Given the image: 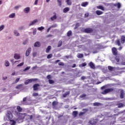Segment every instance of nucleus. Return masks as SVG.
<instances>
[{
    "instance_id": "f257e3e1",
    "label": "nucleus",
    "mask_w": 125,
    "mask_h": 125,
    "mask_svg": "<svg viewBox=\"0 0 125 125\" xmlns=\"http://www.w3.org/2000/svg\"><path fill=\"white\" fill-rule=\"evenodd\" d=\"M6 118L10 122H12L11 125H16V122L14 120H12V119L13 118V116L12 115V113L10 111H7V114H6Z\"/></svg>"
},
{
    "instance_id": "f03ea898",
    "label": "nucleus",
    "mask_w": 125,
    "mask_h": 125,
    "mask_svg": "<svg viewBox=\"0 0 125 125\" xmlns=\"http://www.w3.org/2000/svg\"><path fill=\"white\" fill-rule=\"evenodd\" d=\"M113 91H114V88H106L104 90L102 91L101 93L102 94L105 95V94H107L110 92H113Z\"/></svg>"
},
{
    "instance_id": "7ed1b4c3",
    "label": "nucleus",
    "mask_w": 125,
    "mask_h": 125,
    "mask_svg": "<svg viewBox=\"0 0 125 125\" xmlns=\"http://www.w3.org/2000/svg\"><path fill=\"white\" fill-rule=\"evenodd\" d=\"M27 113H20V115H19V118L20 120H24L25 117H27Z\"/></svg>"
},
{
    "instance_id": "20e7f679",
    "label": "nucleus",
    "mask_w": 125,
    "mask_h": 125,
    "mask_svg": "<svg viewBox=\"0 0 125 125\" xmlns=\"http://www.w3.org/2000/svg\"><path fill=\"white\" fill-rule=\"evenodd\" d=\"M93 32V29L92 28H85L84 29L83 32L86 33L87 34H90V33H92Z\"/></svg>"
},
{
    "instance_id": "39448f33",
    "label": "nucleus",
    "mask_w": 125,
    "mask_h": 125,
    "mask_svg": "<svg viewBox=\"0 0 125 125\" xmlns=\"http://www.w3.org/2000/svg\"><path fill=\"white\" fill-rule=\"evenodd\" d=\"M112 51L113 54H114L115 56L118 55V51L117 50V48L114 47L112 48Z\"/></svg>"
},
{
    "instance_id": "423d86ee",
    "label": "nucleus",
    "mask_w": 125,
    "mask_h": 125,
    "mask_svg": "<svg viewBox=\"0 0 125 125\" xmlns=\"http://www.w3.org/2000/svg\"><path fill=\"white\" fill-rule=\"evenodd\" d=\"M89 66L91 69H93L94 70L95 69V64L92 62H90L89 63Z\"/></svg>"
},
{
    "instance_id": "0eeeda50",
    "label": "nucleus",
    "mask_w": 125,
    "mask_h": 125,
    "mask_svg": "<svg viewBox=\"0 0 125 125\" xmlns=\"http://www.w3.org/2000/svg\"><path fill=\"white\" fill-rule=\"evenodd\" d=\"M39 86H40V84L39 83H36L34 84L33 86L34 90H38L39 89Z\"/></svg>"
},
{
    "instance_id": "6e6552de",
    "label": "nucleus",
    "mask_w": 125,
    "mask_h": 125,
    "mask_svg": "<svg viewBox=\"0 0 125 125\" xmlns=\"http://www.w3.org/2000/svg\"><path fill=\"white\" fill-rule=\"evenodd\" d=\"M31 48H28V49L26 50L25 53L26 56H28V55H30V53H31Z\"/></svg>"
},
{
    "instance_id": "1a4fd4ad",
    "label": "nucleus",
    "mask_w": 125,
    "mask_h": 125,
    "mask_svg": "<svg viewBox=\"0 0 125 125\" xmlns=\"http://www.w3.org/2000/svg\"><path fill=\"white\" fill-rule=\"evenodd\" d=\"M30 7H27L24 9L23 11L24 13H29V12H30Z\"/></svg>"
},
{
    "instance_id": "9d476101",
    "label": "nucleus",
    "mask_w": 125,
    "mask_h": 125,
    "mask_svg": "<svg viewBox=\"0 0 125 125\" xmlns=\"http://www.w3.org/2000/svg\"><path fill=\"white\" fill-rule=\"evenodd\" d=\"M14 58L16 59V60H18L20 58V55L18 54H15L14 56Z\"/></svg>"
},
{
    "instance_id": "9b49d317",
    "label": "nucleus",
    "mask_w": 125,
    "mask_h": 125,
    "mask_svg": "<svg viewBox=\"0 0 125 125\" xmlns=\"http://www.w3.org/2000/svg\"><path fill=\"white\" fill-rule=\"evenodd\" d=\"M37 22L38 20H35L30 22L29 26H32L33 25H35V24H36V23H37Z\"/></svg>"
},
{
    "instance_id": "f8f14e48",
    "label": "nucleus",
    "mask_w": 125,
    "mask_h": 125,
    "mask_svg": "<svg viewBox=\"0 0 125 125\" xmlns=\"http://www.w3.org/2000/svg\"><path fill=\"white\" fill-rule=\"evenodd\" d=\"M81 5L83 6V7H86V6L88 5V2H83L82 3Z\"/></svg>"
},
{
    "instance_id": "ddd939ff",
    "label": "nucleus",
    "mask_w": 125,
    "mask_h": 125,
    "mask_svg": "<svg viewBox=\"0 0 125 125\" xmlns=\"http://www.w3.org/2000/svg\"><path fill=\"white\" fill-rule=\"evenodd\" d=\"M121 43L124 44L125 42V36H121Z\"/></svg>"
},
{
    "instance_id": "4468645a",
    "label": "nucleus",
    "mask_w": 125,
    "mask_h": 125,
    "mask_svg": "<svg viewBox=\"0 0 125 125\" xmlns=\"http://www.w3.org/2000/svg\"><path fill=\"white\" fill-rule=\"evenodd\" d=\"M35 47H40L41 46V43L39 42H36L34 44Z\"/></svg>"
},
{
    "instance_id": "2eb2a0df",
    "label": "nucleus",
    "mask_w": 125,
    "mask_h": 125,
    "mask_svg": "<svg viewBox=\"0 0 125 125\" xmlns=\"http://www.w3.org/2000/svg\"><path fill=\"white\" fill-rule=\"evenodd\" d=\"M70 11V8L65 7L63 9V13H67V12H68V11Z\"/></svg>"
},
{
    "instance_id": "dca6fc26",
    "label": "nucleus",
    "mask_w": 125,
    "mask_h": 125,
    "mask_svg": "<svg viewBox=\"0 0 125 125\" xmlns=\"http://www.w3.org/2000/svg\"><path fill=\"white\" fill-rule=\"evenodd\" d=\"M17 110L18 112L20 113V112H22V111H23V108H22V107H21L20 106H18L17 107Z\"/></svg>"
},
{
    "instance_id": "f3484780",
    "label": "nucleus",
    "mask_w": 125,
    "mask_h": 125,
    "mask_svg": "<svg viewBox=\"0 0 125 125\" xmlns=\"http://www.w3.org/2000/svg\"><path fill=\"white\" fill-rule=\"evenodd\" d=\"M96 14H97V15H102V14H103V12L100 11V10H97L96 11Z\"/></svg>"
},
{
    "instance_id": "a211bd4d",
    "label": "nucleus",
    "mask_w": 125,
    "mask_h": 125,
    "mask_svg": "<svg viewBox=\"0 0 125 125\" xmlns=\"http://www.w3.org/2000/svg\"><path fill=\"white\" fill-rule=\"evenodd\" d=\"M97 8L98 9H101V10H103V11H104V10H105V9H104V7H103V6L102 5L97 6Z\"/></svg>"
},
{
    "instance_id": "6ab92c4d",
    "label": "nucleus",
    "mask_w": 125,
    "mask_h": 125,
    "mask_svg": "<svg viewBox=\"0 0 125 125\" xmlns=\"http://www.w3.org/2000/svg\"><path fill=\"white\" fill-rule=\"evenodd\" d=\"M52 21H54V20H56L57 19V16H56V14H55L53 17H51L50 18Z\"/></svg>"
},
{
    "instance_id": "aec40b11",
    "label": "nucleus",
    "mask_w": 125,
    "mask_h": 125,
    "mask_svg": "<svg viewBox=\"0 0 125 125\" xmlns=\"http://www.w3.org/2000/svg\"><path fill=\"white\" fill-rule=\"evenodd\" d=\"M51 50V46L49 45L46 49V51H45L46 53H48V52H49Z\"/></svg>"
},
{
    "instance_id": "412c9836",
    "label": "nucleus",
    "mask_w": 125,
    "mask_h": 125,
    "mask_svg": "<svg viewBox=\"0 0 125 125\" xmlns=\"http://www.w3.org/2000/svg\"><path fill=\"white\" fill-rule=\"evenodd\" d=\"M72 115H73L74 118L77 117V116H78V111H74L72 112Z\"/></svg>"
},
{
    "instance_id": "4be33fe9",
    "label": "nucleus",
    "mask_w": 125,
    "mask_h": 125,
    "mask_svg": "<svg viewBox=\"0 0 125 125\" xmlns=\"http://www.w3.org/2000/svg\"><path fill=\"white\" fill-rule=\"evenodd\" d=\"M65 2H66L67 5H72V1L71 0H66Z\"/></svg>"
},
{
    "instance_id": "5701e85b",
    "label": "nucleus",
    "mask_w": 125,
    "mask_h": 125,
    "mask_svg": "<svg viewBox=\"0 0 125 125\" xmlns=\"http://www.w3.org/2000/svg\"><path fill=\"white\" fill-rule=\"evenodd\" d=\"M114 6H117V8H121L122 5H121V3L118 2L117 4H114Z\"/></svg>"
},
{
    "instance_id": "b1692460",
    "label": "nucleus",
    "mask_w": 125,
    "mask_h": 125,
    "mask_svg": "<svg viewBox=\"0 0 125 125\" xmlns=\"http://www.w3.org/2000/svg\"><path fill=\"white\" fill-rule=\"evenodd\" d=\"M115 42H116L117 45H118V46H121V45H122V44H121V41H120V40L118 39Z\"/></svg>"
},
{
    "instance_id": "393cba45",
    "label": "nucleus",
    "mask_w": 125,
    "mask_h": 125,
    "mask_svg": "<svg viewBox=\"0 0 125 125\" xmlns=\"http://www.w3.org/2000/svg\"><path fill=\"white\" fill-rule=\"evenodd\" d=\"M80 26H81V24H80V23H76V24H75V26L74 27V30L78 29V28H79Z\"/></svg>"
},
{
    "instance_id": "a878e982",
    "label": "nucleus",
    "mask_w": 125,
    "mask_h": 125,
    "mask_svg": "<svg viewBox=\"0 0 125 125\" xmlns=\"http://www.w3.org/2000/svg\"><path fill=\"white\" fill-rule=\"evenodd\" d=\"M15 17V13H12L9 16V18H13Z\"/></svg>"
},
{
    "instance_id": "bb28decb",
    "label": "nucleus",
    "mask_w": 125,
    "mask_h": 125,
    "mask_svg": "<svg viewBox=\"0 0 125 125\" xmlns=\"http://www.w3.org/2000/svg\"><path fill=\"white\" fill-rule=\"evenodd\" d=\"M62 41L60 40L59 42L58 43V47H60L61 45H62Z\"/></svg>"
},
{
    "instance_id": "cd10ccee",
    "label": "nucleus",
    "mask_w": 125,
    "mask_h": 125,
    "mask_svg": "<svg viewBox=\"0 0 125 125\" xmlns=\"http://www.w3.org/2000/svg\"><path fill=\"white\" fill-rule=\"evenodd\" d=\"M67 37H71L72 36V31L69 30L67 33Z\"/></svg>"
},
{
    "instance_id": "c85d7f7f",
    "label": "nucleus",
    "mask_w": 125,
    "mask_h": 125,
    "mask_svg": "<svg viewBox=\"0 0 125 125\" xmlns=\"http://www.w3.org/2000/svg\"><path fill=\"white\" fill-rule=\"evenodd\" d=\"M125 96V94L124 93V92H121L120 94V98L121 99H123Z\"/></svg>"
},
{
    "instance_id": "c756f323",
    "label": "nucleus",
    "mask_w": 125,
    "mask_h": 125,
    "mask_svg": "<svg viewBox=\"0 0 125 125\" xmlns=\"http://www.w3.org/2000/svg\"><path fill=\"white\" fill-rule=\"evenodd\" d=\"M118 108H123L124 107V104H123L122 103H120L118 104Z\"/></svg>"
},
{
    "instance_id": "7c9ffc66",
    "label": "nucleus",
    "mask_w": 125,
    "mask_h": 125,
    "mask_svg": "<svg viewBox=\"0 0 125 125\" xmlns=\"http://www.w3.org/2000/svg\"><path fill=\"white\" fill-rule=\"evenodd\" d=\"M78 58H83V54H78L77 55Z\"/></svg>"
},
{
    "instance_id": "2f4dec72",
    "label": "nucleus",
    "mask_w": 125,
    "mask_h": 125,
    "mask_svg": "<svg viewBox=\"0 0 125 125\" xmlns=\"http://www.w3.org/2000/svg\"><path fill=\"white\" fill-rule=\"evenodd\" d=\"M69 94H70V92H66L65 93L63 94V97H66L67 95H69Z\"/></svg>"
},
{
    "instance_id": "473e14b6",
    "label": "nucleus",
    "mask_w": 125,
    "mask_h": 125,
    "mask_svg": "<svg viewBox=\"0 0 125 125\" xmlns=\"http://www.w3.org/2000/svg\"><path fill=\"white\" fill-rule=\"evenodd\" d=\"M48 82H49V83L50 84H52L54 83H55L54 81L51 80V79L49 80Z\"/></svg>"
},
{
    "instance_id": "72a5a7b5",
    "label": "nucleus",
    "mask_w": 125,
    "mask_h": 125,
    "mask_svg": "<svg viewBox=\"0 0 125 125\" xmlns=\"http://www.w3.org/2000/svg\"><path fill=\"white\" fill-rule=\"evenodd\" d=\"M5 66L6 67H8V66H9V62L7 61H5Z\"/></svg>"
},
{
    "instance_id": "f704fd0d",
    "label": "nucleus",
    "mask_w": 125,
    "mask_h": 125,
    "mask_svg": "<svg viewBox=\"0 0 125 125\" xmlns=\"http://www.w3.org/2000/svg\"><path fill=\"white\" fill-rule=\"evenodd\" d=\"M52 105V106H53V107H55V106H56V105H57V102L56 101L53 102Z\"/></svg>"
},
{
    "instance_id": "c9c22d12",
    "label": "nucleus",
    "mask_w": 125,
    "mask_h": 125,
    "mask_svg": "<svg viewBox=\"0 0 125 125\" xmlns=\"http://www.w3.org/2000/svg\"><path fill=\"white\" fill-rule=\"evenodd\" d=\"M93 105L94 106H100V105H101V104H100L99 103H94L93 104Z\"/></svg>"
},
{
    "instance_id": "e433bc0d",
    "label": "nucleus",
    "mask_w": 125,
    "mask_h": 125,
    "mask_svg": "<svg viewBox=\"0 0 125 125\" xmlns=\"http://www.w3.org/2000/svg\"><path fill=\"white\" fill-rule=\"evenodd\" d=\"M57 1L59 3V5L60 6H61V5H62V0H57Z\"/></svg>"
},
{
    "instance_id": "4c0bfd02",
    "label": "nucleus",
    "mask_w": 125,
    "mask_h": 125,
    "mask_svg": "<svg viewBox=\"0 0 125 125\" xmlns=\"http://www.w3.org/2000/svg\"><path fill=\"white\" fill-rule=\"evenodd\" d=\"M20 115V113H19V112H18L17 111H15V116H18V117H19Z\"/></svg>"
},
{
    "instance_id": "58836bf2",
    "label": "nucleus",
    "mask_w": 125,
    "mask_h": 125,
    "mask_svg": "<svg viewBox=\"0 0 125 125\" xmlns=\"http://www.w3.org/2000/svg\"><path fill=\"white\" fill-rule=\"evenodd\" d=\"M84 114H85V112H81L80 113H79V117H82V116H83V115H84Z\"/></svg>"
},
{
    "instance_id": "ea45409f",
    "label": "nucleus",
    "mask_w": 125,
    "mask_h": 125,
    "mask_svg": "<svg viewBox=\"0 0 125 125\" xmlns=\"http://www.w3.org/2000/svg\"><path fill=\"white\" fill-rule=\"evenodd\" d=\"M52 57V54H50L48 55L47 56V59H50V58H51Z\"/></svg>"
},
{
    "instance_id": "a19ab883",
    "label": "nucleus",
    "mask_w": 125,
    "mask_h": 125,
    "mask_svg": "<svg viewBox=\"0 0 125 125\" xmlns=\"http://www.w3.org/2000/svg\"><path fill=\"white\" fill-rule=\"evenodd\" d=\"M44 29V27H43V26H41L40 27L38 28V30H39V31H42V30H43Z\"/></svg>"
},
{
    "instance_id": "79ce46f5",
    "label": "nucleus",
    "mask_w": 125,
    "mask_h": 125,
    "mask_svg": "<svg viewBox=\"0 0 125 125\" xmlns=\"http://www.w3.org/2000/svg\"><path fill=\"white\" fill-rule=\"evenodd\" d=\"M89 123L90 125H95V122H94V120H90L89 121Z\"/></svg>"
},
{
    "instance_id": "37998d69",
    "label": "nucleus",
    "mask_w": 125,
    "mask_h": 125,
    "mask_svg": "<svg viewBox=\"0 0 125 125\" xmlns=\"http://www.w3.org/2000/svg\"><path fill=\"white\" fill-rule=\"evenodd\" d=\"M14 34L15 36H19V33H18V32L17 31H15L14 32Z\"/></svg>"
},
{
    "instance_id": "c03bdc74",
    "label": "nucleus",
    "mask_w": 125,
    "mask_h": 125,
    "mask_svg": "<svg viewBox=\"0 0 125 125\" xmlns=\"http://www.w3.org/2000/svg\"><path fill=\"white\" fill-rule=\"evenodd\" d=\"M23 65H24V62H21V63H20L19 64H18L17 65V67H21V66H23Z\"/></svg>"
},
{
    "instance_id": "a18cd8bd",
    "label": "nucleus",
    "mask_w": 125,
    "mask_h": 125,
    "mask_svg": "<svg viewBox=\"0 0 125 125\" xmlns=\"http://www.w3.org/2000/svg\"><path fill=\"white\" fill-rule=\"evenodd\" d=\"M4 29V26L3 25L0 26V31H2V29Z\"/></svg>"
},
{
    "instance_id": "49530a36",
    "label": "nucleus",
    "mask_w": 125,
    "mask_h": 125,
    "mask_svg": "<svg viewBox=\"0 0 125 125\" xmlns=\"http://www.w3.org/2000/svg\"><path fill=\"white\" fill-rule=\"evenodd\" d=\"M89 16V13H86L84 14V18H87V17H88Z\"/></svg>"
},
{
    "instance_id": "de8ad7c7",
    "label": "nucleus",
    "mask_w": 125,
    "mask_h": 125,
    "mask_svg": "<svg viewBox=\"0 0 125 125\" xmlns=\"http://www.w3.org/2000/svg\"><path fill=\"white\" fill-rule=\"evenodd\" d=\"M59 65V66H64V64L63 62H60L59 63H58Z\"/></svg>"
},
{
    "instance_id": "09e8293b",
    "label": "nucleus",
    "mask_w": 125,
    "mask_h": 125,
    "mask_svg": "<svg viewBox=\"0 0 125 125\" xmlns=\"http://www.w3.org/2000/svg\"><path fill=\"white\" fill-rule=\"evenodd\" d=\"M108 70H109V71H113V67H112L111 66H108Z\"/></svg>"
},
{
    "instance_id": "8fccbe9b",
    "label": "nucleus",
    "mask_w": 125,
    "mask_h": 125,
    "mask_svg": "<svg viewBox=\"0 0 125 125\" xmlns=\"http://www.w3.org/2000/svg\"><path fill=\"white\" fill-rule=\"evenodd\" d=\"M86 65H87L86 62H84L82 63L81 66L82 67H85Z\"/></svg>"
},
{
    "instance_id": "3c124183",
    "label": "nucleus",
    "mask_w": 125,
    "mask_h": 125,
    "mask_svg": "<svg viewBox=\"0 0 125 125\" xmlns=\"http://www.w3.org/2000/svg\"><path fill=\"white\" fill-rule=\"evenodd\" d=\"M21 86H22V85H21V84L18 85L16 87V88H17L18 89H19L21 88Z\"/></svg>"
},
{
    "instance_id": "603ef678",
    "label": "nucleus",
    "mask_w": 125,
    "mask_h": 125,
    "mask_svg": "<svg viewBox=\"0 0 125 125\" xmlns=\"http://www.w3.org/2000/svg\"><path fill=\"white\" fill-rule=\"evenodd\" d=\"M32 82H37L39 80L38 78L31 79Z\"/></svg>"
},
{
    "instance_id": "864d4df0",
    "label": "nucleus",
    "mask_w": 125,
    "mask_h": 125,
    "mask_svg": "<svg viewBox=\"0 0 125 125\" xmlns=\"http://www.w3.org/2000/svg\"><path fill=\"white\" fill-rule=\"evenodd\" d=\"M33 96H39V93H33Z\"/></svg>"
},
{
    "instance_id": "5fc2aeb1",
    "label": "nucleus",
    "mask_w": 125,
    "mask_h": 125,
    "mask_svg": "<svg viewBox=\"0 0 125 125\" xmlns=\"http://www.w3.org/2000/svg\"><path fill=\"white\" fill-rule=\"evenodd\" d=\"M30 67L27 66L24 69V71H28V70H29V69L30 68Z\"/></svg>"
},
{
    "instance_id": "6e6d98bb",
    "label": "nucleus",
    "mask_w": 125,
    "mask_h": 125,
    "mask_svg": "<svg viewBox=\"0 0 125 125\" xmlns=\"http://www.w3.org/2000/svg\"><path fill=\"white\" fill-rule=\"evenodd\" d=\"M47 79L48 80H50V79H51V75H48L46 77Z\"/></svg>"
},
{
    "instance_id": "4d7b16f0",
    "label": "nucleus",
    "mask_w": 125,
    "mask_h": 125,
    "mask_svg": "<svg viewBox=\"0 0 125 125\" xmlns=\"http://www.w3.org/2000/svg\"><path fill=\"white\" fill-rule=\"evenodd\" d=\"M86 96V95L85 94H83V95H81L80 97L81 98H83V97H85Z\"/></svg>"
},
{
    "instance_id": "13d9d810",
    "label": "nucleus",
    "mask_w": 125,
    "mask_h": 125,
    "mask_svg": "<svg viewBox=\"0 0 125 125\" xmlns=\"http://www.w3.org/2000/svg\"><path fill=\"white\" fill-rule=\"evenodd\" d=\"M19 81H20V78H17L15 80V83H18V82H19Z\"/></svg>"
},
{
    "instance_id": "bf43d9fd",
    "label": "nucleus",
    "mask_w": 125,
    "mask_h": 125,
    "mask_svg": "<svg viewBox=\"0 0 125 125\" xmlns=\"http://www.w3.org/2000/svg\"><path fill=\"white\" fill-rule=\"evenodd\" d=\"M50 27H51V28H56V27H57V24H53V25L51 26Z\"/></svg>"
},
{
    "instance_id": "052dcab7",
    "label": "nucleus",
    "mask_w": 125,
    "mask_h": 125,
    "mask_svg": "<svg viewBox=\"0 0 125 125\" xmlns=\"http://www.w3.org/2000/svg\"><path fill=\"white\" fill-rule=\"evenodd\" d=\"M28 117H29V119L30 120H32V119H33V115H28V114H27V115Z\"/></svg>"
},
{
    "instance_id": "680f3d73",
    "label": "nucleus",
    "mask_w": 125,
    "mask_h": 125,
    "mask_svg": "<svg viewBox=\"0 0 125 125\" xmlns=\"http://www.w3.org/2000/svg\"><path fill=\"white\" fill-rule=\"evenodd\" d=\"M38 2H39V0H36L34 3L35 5H37V4H38Z\"/></svg>"
},
{
    "instance_id": "e2e57ef3",
    "label": "nucleus",
    "mask_w": 125,
    "mask_h": 125,
    "mask_svg": "<svg viewBox=\"0 0 125 125\" xmlns=\"http://www.w3.org/2000/svg\"><path fill=\"white\" fill-rule=\"evenodd\" d=\"M51 29V27L50 26L47 29V32L48 33L49 31Z\"/></svg>"
},
{
    "instance_id": "0e129e2a",
    "label": "nucleus",
    "mask_w": 125,
    "mask_h": 125,
    "mask_svg": "<svg viewBox=\"0 0 125 125\" xmlns=\"http://www.w3.org/2000/svg\"><path fill=\"white\" fill-rule=\"evenodd\" d=\"M24 83H25V84H28V83H29L28 80H27L25 81L24 82Z\"/></svg>"
},
{
    "instance_id": "69168bd1",
    "label": "nucleus",
    "mask_w": 125,
    "mask_h": 125,
    "mask_svg": "<svg viewBox=\"0 0 125 125\" xmlns=\"http://www.w3.org/2000/svg\"><path fill=\"white\" fill-rule=\"evenodd\" d=\"M28 83H29L33 82V81L32 80V79H28Z\"/></svg>"
},
{
    "instance_id": "338daca9",
    "label": "nucleus",
    "mask_w": 125,
    "mask_h": 125,
    "mask_svg": "<svg viewBox=\"0 0 125 125\" xmlns=\"http://www.w3.org/2000/svg\"><path fill=\"white\" fill-rule=\"evenodd\" d=\"M19 7H20V6H16L15 7V9H18V8H19Z\"/></svg>"
},
{
    "instance_id": "774afa93",
    "label": "nucleus",
    "mask_w": 125,
    "mask_h": 125,
    "mask_svg": "<svg viewBox=\"0 0 125 125\" xmlns=\"http://www.w3.org/2000/svg\"><path fill=\"white\" fill-rule=\"evenodd\" d=\"M81 80H82L83 81V80H85V77L84 76H82L81 77Z\"/></svg>"
}]
</instances>
